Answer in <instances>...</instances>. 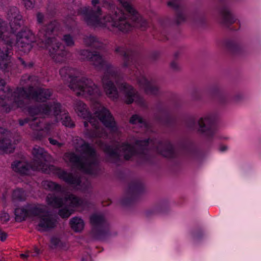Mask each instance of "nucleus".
Listing matches in <instances>:
<instances>
[{
  "label": "nucleus",
  "instance_id": "ea45409f",
  "mask_svg": "<svg viewBox=\"0 0 261 261\" xmlns=\"http://www.w3.org/2000/svg\"><path fill=\"white\" fill-rule=\"evenodd\" d=\"M160 212V210L159 206H156L153 208L147 210L145 213V215L147 217H150L153 215L159 214Z\"/></svg>",
  "mask_w": 261,
  "mask_h": 261
},
{
  "label": "nucleus",
  "instance_id": "f257e3e1",
  "mask_svg": "<svg viewBox=\"0 0 261 261\" xmlns=\"http://www.w3.org/2000/svg\"><path fill=\"white\" fill-rule=\"evenodd\" d=\"M79 54L83 60L90 61L97 70H104L101 83L104 91L109 98L113 100L117 99L119 96L120 92L124 95L126 103L130 104L135 101L142 107L147 106L144 98L139 95L131 85L123 81L117 69L99 52L82 49L79 51Z\"/></svg>",
  "mask_w": 261,
  "mask_h": 261
},
{
  "label": "nucleus",
  "instance_id": "7ed1b4c3",
  "mask_svg": "<svg viewBox=\"0 0 261 261\" xmlns=\"http://www.w3.org/2000/svg\"><path fill=\"white\" fill-rule=\"evenodd\" d=\"M74 108L78 116L84 119H88V121L84 122V126L86 128L85 134L87 137L91 139L107 137V134L104 128L99 127V120L108 128L111 133L117 135L120 133L114 117L110 111L100 103L96 102L94 106V114L98 119L91 116L87 110V106L81 100L75 101Z\"/></svg>",
  "mask_w": 261,
  "mask_h": 261
},
{
  "label": "nucleus",
  "instance_id": "20e7f679",
  "mask_svg": "<svg viewBox=\"0 0 261 261\" xmlns=\"http://www.w3.org/2000/svg\"><path fill=\"white\" fill-rule=\"evenodd\" d=\"M78 14L83 15L88 25L107 29L112 32L117 30L126 31L130 28V24L124 19L123 12L118 8L102 17V10L99 0H92L91 7H84L77 9Z\"/></svg>",
  "mask_w": 261,
  "mask_h": 261
},
{
  "label": "nucleus",
  "instance_id": "a211bd4d",
  "mask_svg": "<svg viewBox=\"0 0 261 261\" xmlns=\"http://www.w3.org/2000/svg\"><path fill=\"white\" fill-rule=\"evenodd\" d=\"M7 18L9 21L12 32L10 34L14 35L20 30L23 25L22 17L20 14L18 9L15 6H11L8 8L7 11Z\"/></svg>",
  "mask_w": 261,
  "mask_h": 261
},
{
  "label": "nucleus",
  "instance_id": "79ce46f5",
  "mask_svg": "<svg viewBox=\"0 0 261 261\" xmlns=\"http://www.w3.org/2000/svg\"><path fill=\"white\" fill-rule=\"evenodd\" d=\"M18 60H19V62L20 63V64L22 65H23L24 68H31L33 66V63L32 62H29L27 63L21 58H18Z\"/></svg>",
  "mask_w": 261,
  "mask_h": 261
},
{
  "label": "nucleus",
  "instance_id": "603ef678",
  "mask_svg": "<svg viewBox=\"0 0 261 261\" xmlns=\"http://www.w3.org/2000/svg\"><path fill=\"white\" fill-rule=\"evenodd\" d=\"M159 57V54L158 53H154L152 54V55L151 56L152 58H153L154 60L158 59V58Z\"/></svg>",
  "mask_w": 261,
  "mask_h": 261
},
{
  "label": "nucleus",
  "instance_id": "c9c22d12",
  "mask_svg": "<svg viewBox=\"0 0 261 261\" xmlns=\"http://www.w3.org/2000/svg\"><path fill=\"white\" fill-rule=\"evenodd\" d=\"M12 198L13 199L15 200H24L25 199V194L22 189H17L13 191Z\"/></svg>",
  "mask_w": 261,
  "mask_h": 261
},
{
  "label": "nucleus",
  "instance_id": "39448f33",
  "mask_svg": "<svg viewBox=\"0 0 261 261\" xmlns=\"http://www.w3.org/2000/svg\"><path fill=\"white\" fill-rule=\"evenodd\" d=\"M60 28L58 21H51L43 26L38 33L39 39L48 50L52 59L57 63L64 62L68 53L56 37L58 35Z\"/></svg>",
  "mask_w": 261,
  "mask_h": 261
},
{
  "label": "nucleus",
  "instance_id": "c756f323",
  "mask_svg": "<svg viewBox=\"0 0 261 261\" xmlns=\"http://www.w3.org/2000/svg\"><path fill=\"white\" fill-rule=\"evenodd\" d=\"M221 22L225 25H229L235 22V18L228 8H223L220 12Z\"/></svg>",
  "mask_w": 261,
  "mask_h": 261
},
{
  "label": "nucleus",
  "instance_id": "a18cd8bd",
  "mask_svg": "<svg viewBox=\"0 0 261 261\" xmlns=\"http://www.w3.org/2000/svg\"><path fill=\"white\" fill-rule=\"evenodd\" d=\"M36 18L37 22L39 24H42L44 21V15L41 12H38L36 14Z\"/></svg>",
  "mask_w": 261,
  "mask_h": 261
},
{
  "label": "nucleus",
  "instance_id": "8fccbe9b",
  "mask_svg": "<svg viewBox=\"0 0 261 261\" xmlns=\"http://www.w3.org/2000/svg\"><path fill=\"white\" fill-rule=\"evenodd\" d=\"M31 117L30 118H26L24 119H20L19 120V123L20 125L22 126L24 125L25 123H30L31 122Z\"/></svg>",
  "mask_w": 261,
  "mask_h": 261
},
{
  "label": "nucleus",
  "instance_id": "6e6552de",
  "mask_svg": "<svg viewBox=\"0 0 261 261\" xmlns=\"http://www.w3.org/2000/svg\"><path fill=\"white\" fill-rule=\"evenodd\" d=\"M23 77L24 81H28L30 85L26 90L24 88L23 89H19L22 96L23 101L25 99H30L37 102H44L49 100L53 95L52 89L35 87L38 84V77L36 76H27Z\"/></svg>",
  "mask_w": 261,
  "mask_h": 261
},
{
  "label": "nucleus",
  "instance_id": "412c9836",
  "mask_svg": "<svg viewBox=\"0 0 261 261\" xmlns=\"http://www.w3.org/2000/svg\"><path fill=\"white\" fill-rule=\"evenodd\" d=\"M137 83L147 94L158 95L161 93L160 88L153 81H149L143 75L137 78Z\"/></svg>",
  "mask_w": 261,
  "mask_h": 261
},
{
  "label": "nucleus",
  "instance_id": "2f4dec72",
  "mask_svg": "<svg viewBox=\"0 0 261 261\" xmlns=\"http://www.w3.org/2000/svg\"><path fill=\"white\" fill-rule=\"evenodd\" d=\"M70 224L71 228L75 232H81L84 229L85 225L83 219L77 217H73L70 220Z\"/></svg>",
  "mask_w": 261,
  "mask_h": 261
},
{
  "label": "nucleus",
  "instance_id": "1a4fd4ad",
  "mask_svg": "<svg viewBox=\"0 0 261 261\" xmlns=\"http://www.w3.org/2000/svg\"><path fill=\"white\" fill-rule=\"evenodd\" d=\"M31 114H38L40 113L48 115H54L57 120L61 119L63 125L66 127H73L74 123L65 111H62L60 103L56 101L42 104L39 107L30 109Z\"/></svg>",
  "mask_w": 261,
  "mask_h": 261
},
{
  "label": "nucleus",
  "instance_id": "7c9ffc66",
  "mask_svg": "<svg viewBox=\"0 0 261 261\" xmlns=\"http://www.w3.org/2000/svg\"><path fill=\"white\" fill-rule=\"evenodd\" d=\"M15 219L16 221L21 222L29 217L28 205L23 207L16 208L15 210Z\"/></svg>",
  "mask_w": 261,
  "mask_h": 261
},
{
  "label": "nucleus",
  "instance_id": "c85d7f7f",
  "mask_svg": "<svg viewBox=\"0 0 261 261\" xmlns=\"http://www.w3.org/2000/svg\"><path fill=\"white\" fill-rule=\"evenodd\" d=\"M2 128H0V150L3 152L10 153L14 150V147L10 139L5 138Z\"/></svg>",
  "mask_w": 261,
  "mask_h": 261
},
{
  "label": "nucleus",
  "instance_id": "e433bc0d",
  "mask_svg": "<svg viewBox=\"0 0 261 261\" xmlns=\"http://www.w3.org/2000/svg\"><path fill=\"white\" fill-rule=\"evenodd\" d=\"M62 40L67 46L72 47L74 45L73 37L70 34H65L63 35Z\"/></svg>",
  "mask_w": 261,
  "mask_h": 261
},
{
  "label": "nucleus",
  "instance_id": "0eeeda50",
  "mask_svg": "<svg viewBox=\"0 0 261 261\" xmlns=\"http://www.w3.org/2000/svg\"><path fill=\"white\" fill-rule=\"evenodd\" d=\"M74 70L69 67H64L60 70L61 76L69 82V87L78 96H98L100 95L99 87L90 79L85 77H77L72 74Z\"/></svg>",
  "mask_w": 261,
  "mask_h": 261
},
{
  "label": "nucleus",
  "instance_id": "37998d69",
  "mask_svg": "<svg viewBox=\"0 0 261 261\" xmlns=\"http://www.w3.org/2000/svg\"><path fill=\"white\" fill-rule=\"evenodd\" d=\"M0 219L1 220V221L5 222L8 221L10 219L9 214L5 212L4 211L1 212L0 213Z\"/></svg>",
  "mask_w": 261,
  "mask_h": 261
},
{
  "label": "nucleus",
  "instance_id": "bb28decb",
  "mask_svg": "<svg viewBox=\"0 0 261 261\" xmlns=\"http://www.w3.org/2000/svg\"><path fill=\"white\" fill-rule=\"evenodd\" d=\"M84 44L87 46H89L96 49H103L105 45L95 36L89 35L85 36L83 39Z\"/></svg>",
  "mask_w": 261,
  "mask_h": 261
},
{
  "label": "nucleus",
  "instance_id": "58836bf2",
  "mask_svg": "<svg viewBox=\"0 0 261 261\" xmlns=\"http://www.w3.org/2000/svg\"><path fill=\"white\" fill-rule=\"evenodd\" d=\"M220 92V88L217 85L213 86L207 91V93L211 96H216Z\"/></svg>",
  "mask_w": 261,
  "mask_h": 261
},
{
  "label": "nucleus",
  "instance_id": "f03ea898",
  "mask_svg": "<svg viewBox=\"0 0 261 261\" xmlns=\"http://www.w3.org/2000/svg\"><path fill=\"white\" fill-rule=\"evenodd\" d=\"M96 143L106 154L108 161L116 164L120 162L121 156L127 161L136 154L139 155L142 162L148 161L150 158L148 149H154L166 158H172L176 155L174 147L168 140H137L135 145L128 142H122L115 145H109L101 140H97Z\"/></svg>",
  "mask_w": 261,
  "mask_h": 261
},
{
  "label": "nucleus",
  "instance_id": "09e8293b",
  "mask_svg": "<svg viewBox=\"0 0 261 261\" xmlns=\"http://www.w3.org/2000/svg\"><path fill=\"white\" fill-rule=\"evenodd\" d=\"M48 140L51 144L53 145H57L58 147H61L63 145L62 143L58 142L56 140L51 138H49Z\"/></svg>",
  "mask_w": 261,
  "mask_h": 261
},
{
  "label": "nucleus",
  "instance_id": "b1692460",
  "mask_svg": "<svg viewBox=\"0 0 261 261\" xmlns=\"http://www.w3.org/2000/svg\"><path fill=\"white\" fill-rule=\"evenodd\" d=\"M181 0H170L168 6L176 10L175 22L177 24L184 22L186 19V13L185 10L180 6Z\"/></svg>",
  "mask_w": 261,
  "mask_h": 261
},
{
  "label": "nucleus",
  "instance_id": "f8f14e48",
  "mask_svg": "<svg viewBox=\"0 0 261 261\" xmlns=\"http://www.w3.org/2000/svg\"><path fill=\"white\" fill-rule=\"evenodd\" d=\"M92 226V236L99 240H105L110 236L109 224L101 214H94L90 217Z\"/></svg>",
  "mask_w": 261,
  "mask_h": 261
},
{
  "label": "nucleus",
  "instance_id": "72a5a7b5",
  "mask_svg": "<svg viewBox=\"0 0 261 261\" xmlns=\"http://www.w3.org/2000/svg\"><path fill=\"white\" fill-rule=\"evenodd\" d=\"M129 122L132 124L136 125L140 127H145L146 126V122L142 119L141 117L137 114L133 115L130 118Z\"/></svg>",
  "mask_w": 261,
  "mask_h": 261
},
{
  "label": "nucleus",
  "instance_id": "a19ab883",
  "mask_svg": "<svg viewBox=\"0 0 261 261\" xmlns=\"http://www.w3.org/2000/svg\"><path fill=\"white\" fill-rule=\"evenodd\" d=\"M201 98V93L198 90L193 91L192 94V98L193 100L196 101L200 99Z\"/></svg>",
  "mask_w": 261,
  "mask_h": 261
},
{
  "label": "nucleus",
  "instance_id": "13d9d810",
  "mask_svg": "<svg viewBox=\"0 0 261 261\" xmlns=\"http://www.w3.org/2000/svg\"><path fill=\"white\" fill-rule=\"evenodd\" d=\"M107 0H102V2H103V3H106L107 2Z\"/></svg>",
  "mask_w": 261,
  "mask_h": 261
},
{
  "label": "nucleus",
  "instance_id": "49530a36",
  "mask_svg": "<svg viewBox=\"0 0 261 261\" xmlns=\"http://www.w3.org/2000/svg\"><path fill=\"white\" fill-rule=\"evenodd\" d=\"M25 7L28 8H32L33 7L34 4V0H23Z\"/></svg>",
  "mask_w": 261,
  "mask_h": 261
},
{
  "label": "nucleus",
  "instance_id": "2eb2a0df",
  "mask_svg": "<svg viewBox=\"0 0 261 261\" xmlns=\"http://www.w3.org/2000/svg\"><path fill=\"white\" fill-rule=\"evenodd\" d=\"M33 162L32 169L47 173V166L46 162L50 159L49 154L42 147L35 146L33 149Z\"/></svg>",
  "mask_w": 261,
  "mask_h": 261
},
{
  "label": "nucleus",
  "instance_id": "473e14b6",
  "mask_svg": "<svg viewBox=\"0 0 261 261\" xmlns=\"http://www.w3.org/2000/svg\"><path fill=\"white\" fill-rule=\"evenodd\" d=\"M227 46L233 53L241 54L245 51L244 46L232 41L227 43Z\"/></svg>",
  "mask_w": 261,
  "mask_h": 261
},
{
  "label": "nucleus",
  "instance_id": "4be33fe9",
  "mask_svg": "<svg viewBox=\"0 0 261 261\" xmlns=\"http://www.w3.org/2000/svg\"><path fill=\"white\" fill-rule=\"evenodd\" d=\"M57 220L47 211L40 217L38 224V230L40 232L48 231L56 226Z\"/></svg>",
  "mask_w": 261,
  "mask_h": 261
},
{
  "label": "nucleus",
  "instance_id": "5fc2aeb1",
  "mask_svg": "<svg viewBox=\"0 0 261 261\" xmlns=\"http://www.w3.org/2000/svg\"><path fill=\"white\" fill-rule=\"evenodd\" d=\"M227 149V147L225 145L221 146L220 147V150L221 151H224L226 150Z\"/></svg>",
  "mask_w": 261,
  "mask_h": 261
},
{
  "label": "nucleus",
  "instance_id": "6ab92c4d",
  "mask_svg": "<svg viewBox=\"0 0 261 261\" xmlns=\"http://www.w3.org/2000/svg\"><path fill=\"white\" fill-rule=\"evenodd\" d=\"M14 34L17 39V45L19 48H22L24 51H29L32 48V42L33 40V35L29 30L18 32L17 35Z\"/></svg>",
  "mask_w": 261,
  "mask_h": 261
},
{
  "label": "nucleus",
  "instance_id": "f704fd0d",
  "mask_svg": "<svg viewBox=\"0 0 261 261\" xmlns=\"http://www.w3.org/2000/svg\"><path fill=\"white\" fill-rule=\"evenodd\" d=\"M43 186L46 189L51 191H60L61 189V186L51 181H45L43 183Z\"/></svg>",
  "mask_w": 261,
  "mask_h": 261
},
{
  "label": "nucleus",
  "instance_id": "cd10ccee",
  "mask_svg": "<svg viewBox=\"0 0 261 261\" xmlns=\"http://www.w3.org/2000/svg\"><path fill=\"white\" fill-rule=\"evenodd\" d=\"M28 211L29 218L38 217L40 218L41 216L46 212L47 210L45 206L35 204H28Z\"/></svg>",
  "mask_w": 261,
  "mask_h": 261
},
{
  "label": "nucleus",
  "instance_id": "4d7b16f0",
  "mask_svg": "<svg viewBox=\"0 0 261 261\" xmlns=\"http://www.w3.org/2000/svg\"><path fill=\"white\" fill-rule=\"evenodd\" d=\"M35 252L37 254H39V249H38V248H35Z\"/></svg>",
  "mask_w": 261,
  "mask_h": 261
},
{
  "label": "nucleus",
  "instance_id": "a878e982",
  "mask_svg": "<svg viewBox=\"0 0 261 261\" xmlns=\"http://www.w3.org/2000/svg\"><path fill=\"white\" fill-rule=\"evenodd\" d=\"M12 170L16 173L21 175H27L32 166H31L27 162L21 161H16L11 164Z\"/></svg>",
  "mask_w": 261,
  "mask_h": 261
},
{
  "label": "nucleus",
  "instance_id": "9b49d317",
  "mask_svg": "<svg viewBox=\"0 0 261 261\" xmlns=\"http://www.w3.org/2000/svg\"><path fill=\"white\" fill-rule=\"evenodd\" d=\"M120 3L122 5L123 7L127 13H124V19L130 24V28L128 30L122 31L119 30L124 33L130 31L133 27H135L140 28L142 30H145L148 26V23L145 19L143 18L134 8L130 5V1L131 0H118ZM118 31L117 30L114 33H116Z\"/></svg>",
  "mask_w": 261,
  "mask_h": 261
},
{
  "label": "nucleus",
  "instance_id": "de8ad7c7",
  "mask_svg": "<svg viewBox=\"0 0 261 261\" xmlns=\"http://www.w3.org/2000/svg\"><path fill=\"white\" fill-rule=\"evenodd\" d=\"M170 68L173 71H178L180 69V67L176 61H172L171 62Z\"/></svg>",
  "mask_w": 261,
  "mask_h": 261
},
{
  "label": "nucleus",
  "instance_id": "ddd939ff",
  "mask_svg": "<svg viewBox=\"0 0 261 261\" xmlns=\"http://www.w3.org/2000/svg\"><path fill=\"white\" fill-rule=\"evenodd\" d=\"M19 89H23V88H17L12 92L5 81L0 77V105L5 106L12 103H15L19 107H22L24 102Z\"/></svg>",
  "mask_w": 261,
  "mask_h": 261
},
{
  "label": "nucleus",
  "instance_id": "bf43d9fd",
  "mask_svg": "<svg viewBox=\"0 0 261 261\" xmlns=\"http://www.w3.org/2000/svg\"><path fill=\"white\" fill-rule=\"evenodd\" d=\"M123 203H126L127 202H125V201H123Z\"/></svg>",
  "mask_w": 261,
  "mask_h": 261
},
{
  "label": "nucleus",
  "instance_id": "864d4df0",
  "mask_svg": "<svg viewBox=\"0 0 261 261\" xmlns=\"http://www.w3.org/2000/svg\"><path fill=\"white\" fill-rule=\"evenodd\" d=\"M159 119L160 120V121H161L162 123H163L165 124H169L168 120V118H166L165 119H159Z\"/></svg>",
  "mask_w": 261,
  "mask_h": 261
},
{
  "label": "nucleus",
  "instance_id": "6e6d98bb",
  "mask_svg": "<svg viewBox=\"0 0 261 261\" xmlns=\"http://www.w3.org/2000/svg\"><path fill=\"white\" fill-rule=\"evenodd\" d=\"M20 257L22 258L28 257V255L25 254H21Z\"/></svg>",
  "mask_w": 261,
  "mask_h": 261
},
{
  "label": "nucleus",
  "instance_id": "dca6fc26",
  "mask_svg": "<svg viewBox=\"0 0 261 261\" xmlns=\"http://www.w3.org/2000/svg\"><path fill=\"white\" fill-rule=\"evenodd\" d=\"M48 168L49 170H54L55 173L58 175L60 178L63 179L66 182L73 186V187H79L77 188L78 189L84 191L88 190L90 187V184L88 181H86L85 183H83L82 185H81V179L80 177L76 175H73L71 173H67L61 169L56 168L53 166L48 167Z\"/></svg>",
  "mask_w": 261,
  "mask_h": 261
},
{
  "label": "nucleus",
  "instance_id": "aec40b11",
  "mask_svg": "<svg viewBox=\"0 0 261 261\" xmlns=\"http://www.w3.org/2000/svg\"><path fill=\"white\" fill-rule=\"evenodd\" d=\"M198 131L206 137H211L215 133L214 121L210 116L200 118L198 121Z\"/></svg>",
  "mask_w": 261,
  "mask_h": 261
},
{
  "label": "nucleus",
  "instance_id": "3c124183",
  "mask_svg": "<svg viewBox=\"0 0 261 261\" xmlns=\"http://www.w3.org/2000/svg\"><path fill=\"white\" fill-rule=\"evenodd\" d=\"M7 237V234L3 231L2 229L0 228V240L2 241H4L6 240Z\"/></svg>",
  "mask_w": 261,
  "mask_h": 261
},
{
  "label": "nucleus",
  "instance_id": "423d86ee",
  "mask_svg": "<svg viewBox=\"0 0 261 261\" xmlns=\"http://www.w3.org/2000/svg\"><path fill=\"white\" fill-rule=\"evenodd\" d=\"M76 150L81 156L73 152L65 154L66 160L78 169L89 174H95L98 169V159L96 152L88 143H84Z\"/></svg>",
  "mask_w": 261,
  "mask_h": 261
},
{
  "label": "nucleus",
  "instance_id": "4468645a",
  "mask_svg": "<svg viewBox=\"0 0 261 261\" xmlns=\"http://www.w3.org/2000/svg\"><path fill=\"white\" fill-rule=\"evenodd\" d=\"M46 201L48 204L56 208L63 205L71 207H83L86 203L85 200L72 194H67L64 199L49 194L46 197Z\"/></svg>",
  "mask_w": 261,
  "mask_h": 261
},
{
  "label": "nucleus",
  "instance_id": "c03bdc74",
  "mask_svg": "<svg viewBox=\"0 0 261 261\" xmlns=\"http://www.w3.org/2000/svg\"><path fill=\"white\" fill-rule=\"evenodd\" d=\"M50 242L52 245H53L55 247L60 246L61 244V240L59 238L55 237L51 238Z\"/></svg>",
  "mask_w": 261,
  "mask_h": 261
},
{
  "label": "nucleus",
  "instance_id": "f3484780",
  "mask_svg": "<svg viewBox=\"0 0 261 261\" xmlns=\"http://www.w3.org/2000/svg\"><path fill=\"white\" fill-rule=\"evenodd\" d=\"M115 51L116 54L123 57L122 67L123 68H129L130 70L134 68L138 69L137 65V54L134 50L128 48L126 46H117L115 47Z\"/></svg>",
  "mask_w": 261,
  "mask_h": 261
},
{
  "label": "nucleus",
  "instance_id": "4c0bfd02",
  "mask_svg": "<svg viewBox=\"0 0 261 261\" xmlns=\"http://www.w3.org/2000/svg\"><path fill=\"white\" fill-rule=\"evenodd\" d=\"M73 210L65 207L59 210V215L63 218H67L73 213Z\"/></svg>",
  "mask_w": 261,
  "mask_h": 261
},
{
  "label": "nucleus",
  "instance_id": "5701e85b",
  "mask_svg": "<svg viewBox=\"0 0 261 261\" xmlns=\"http://www.w3.org/2000/svg\"><path fill=\"white\" fill-rule=\"evenodd\" d=\"M41 105L38 106H34V107H31L29 108V113L30 115V116L31 117V122H30L29 124L30 125V127L31 128H32L33 130H36V132H34V137L36 139L40 140L42 137V127L41 126V120L39 118L41 117L43 115L45 116H48V115H45L44 114L40 113L38 114H31L30 112V109L33 108H37L39 107Z\"/></svg>",
  "mask_w": 261,
  "mask_h": 261
},
{
  "label": "nucleus",
  "instance_id": "9d476101",
  "mask_svg": "<svg viewBox=\"0 0 261 261\" xmlns=\"http://www.w3.org/2000/svg\"><path fill=\"white\" fill-rule=\"evenodd\" d=\"M14 39L15 36L8 32L6 23L0 19V40L4 41L7 45L5 51L0 49V68L2 70H6L10 63L11 50Z\"/></svg>",
  "mask_w": 261,
  "mask_h": 261
},
{
  "label": "nucleus",
  "instance_id": "393cba45",
  "mask_svg": "<svg viewBox=\"0 0 261 261\" xmlns=\"http://www.w3.org/2000/svg\"><path fill=\"white\" fill-rule=\"evenodd\" d=\"M144 189V185L139 180H135L130 182L127 192L128 197L131 200L134 199L138 195L141 193Z\"/></svg>",
  "mask_w": 261,
  "mask_h": 261
}]
</instances>
